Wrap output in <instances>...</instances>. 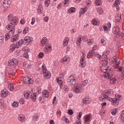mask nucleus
Returning <instances> with one entry per match:
<instances>
[{"label": "nucleus", "mask_w": 124, "mask_h": 124, "mask_svg": "<svg viewBox=\"0 0 124 124\" xmlns=\"http://www.w3.org/2000/svg\"><path fill=\"white\" fill-rule=\"evenodd\" d=\"M27 32H29V27H26L23 30V33L24 34H26Z\"/></svg>", "instance_id": "obj_40"}, {"label": "nucleus", "mask_w": 124, "mask_h": 124, "mask_svg": "<svg viewBox=\"0 0 124 124\" xmlns=\"http://www.w3.org/2000/svg\"><path fill=\"white\" fill-rule=\"evenodd\" d=\"M48 20H49V17L48 16H46L44 18V21H45V22H46V23L48 22Z\"/></svg>", "instance_id": "obj_60"}, {"label": "nucleus", "mask_w": 124, "mask_h": 124, "mask_svg": "<svg viewBox=\"0 0 124 124\" xmlns=\"http://www.w3.org/2000/svg\"><path fill=\"white\" fill-rule=\"evenodd\" d=\"M12 105L13 107H18V106L19 105L18 104V103L16 102H14V103L12 104Z\"/></svg>", "instance_id": "obj_48"}, {"label": "nucleus", "mask_w": 124, "mask_h": 124, "mask_svg": "<svg viewBox=\"0 0 124 124\" xmlns=\"http://www.w3.org/2000/svg\"><path fill=\"white\" fill-rule=\"evenodd\" d=\"M98 46H97V45H96L95 46H94L93 47V50H91L92 51H93L94 53H95V51H96V50H97V47Z\"/></svg>", "instance_id": "obj_37"}, {"label": "nucleus", "mask_w": 124, "mask_h": 124, "mask_svg": "<svg viewBox=\"0 0 124 124\" xmlns=\"http://www.w3.org/2000/svg\"><path fill=\"white\" fill-rule=\"evenodd\" d=\"M42 68L43 70V72L44 74V77H46V79H49L50 78V73L48 72V70H47V68L44 65H42Z\"/></svg>", "instance_id": "obj_9"}, {"label": "nucleus", "mask_w": 124, "mask_h": 124, "mask_svg": "<svg viewBox=\"0 0 124 124\" xmlns=\"http://www.w3.org/2000/svg\"><path fill=\"white\" fill-rule=\"evenodd\" d=\"M103 30H104V31H108V28L106 26L104 25L103 26Z\"/></svg>", "instance_id": "obj_63"}, {"label": "nucleus", "mask_w": 124, "mask_h": 124, "mask_svg": "<svg viewBox=\"0 0 124 124\" xmlns=\"http://www.w3.org/2000/svg\"><path fill=\"white\" fill-rule=\"evenodd\" d=\"M63 89L65 93H68V92L69 91V88H68V86L67 85H64Z\"/></svg>", "instance_id": "obj_36"}, {"label": "nucleus", "mask_w": 124, "mask_h": 124, "mask_svg": "<svg viewBox=\"0 0 124 124\" xmlns=\"http://www.w3.org/2000/svg\"><path fill=\"white\" fill-rule=\"evenodd\" d=\"M44 57V53L43 52H40L38 54V57L39 59H42Z\"/></svg>", "instance_id": "obj_41"}, {"label": "nucleus", "mask_w": 124, "mask_h": 124, "mask_svg": "<svg viewBox=\"0 0 124 124\" xmlns=\"http://www.w3.org/2000/svg\"><path fill=\"white\" fill-rule=\"evenodd\" d=\"M119 4H120V2L119 0H116L115 2L113 4V6H114V7H116V9L117 10H119L120 8V7H119Z\"/></svg>", "instance_id": "obj_20"}, {"label": "nucleus", "mask_w": 124, "mask_h": 124, "mask_svg": "<svg viewBox=\"0 0 124 124\" xmlns=\"http://www.w3.org/2000/svg\"><path fill=\"white\" fill-rule=\"evenodd\" d=\"M108 99L109 101H111V102H112V105H115V106H117V105H119V101L121 100V95L118 94H116L115 98H108Z\"/></svg>", "instance_id": "obj_3"}, {"label": "nucleus", "mask_w": 124, "mask_h": 124, "mask_svg": "<svg viewBox=\"0 0 124 124\" xmlns=\"http://www.w3.org/2000/svg\"><path fill=\"white\" fill-rule=\"evenodd\" d=\"M102 96H103V97H104V98H108V95H109L108 94H106V93H104L101 94Z\"/></svg>", "instance_id": "obj_44"}, {"label": "nucleus", "mask_w": 124, "mask_h": 124, "mask_svg": "<svg viewBox=\"0 0 124 124\" xmlns=\"http://www.w3.org/2000/svg\"><path fill=\"white\" fill-rule=\"evenodd\" d=\"M113 32L114 34H115L117 38L120 37V36H121L122 38L124 40V32L120 33V28L119 27H115Z\"/></svg>", "instance_id": "obj_4"}, {"label": "nucleus", "mask_w": 124, "mask_h": 124, "mask_svg": "<svg viewBox=\"0 0 124 124\" xmlns=\"http://www.w3.org/2000/svg\"><path fill=\"white\" fill-rule=\"evenodd\" d=\"M9 65H16L18 63V62L15 60H11L8 61Z\"/></svg>", "instance_id": "obj_17"}, {"label": "nucleus", "mask_w": 124, "mask_h": 124, "mask_svg": "<svg viewBox=\"0 0 124 124\" xmlns=\"http://www.w3.org/2000/svg\"><path fill=\"white\" fill-rule=\"evenodd\" d=\"M84 58H85V57L84 55H82V58H80V63L82 67H85V66H86V60Z\"/></svg>", "instance_id": "obj_14"}, {"label": "nucleus", "mask_w": 124, "mask_h": 124, "mask_svg": "<svg viewBox=\"0 0 124 124\" xmlns=\"http://www.w3.org/2000/svg\"><path fill=\"white\" fill-rule=\"evenodd\" d=\"M30 98H31L32 101H35L36 100V93H34L31 95Z\"/></svg>", "instance_id": "obj_27"}, {"label": "nucleus", "mask_w": 124, "mask_h": 124, "mask_svg": "<svg viewBox=\"0 0 124 124\" xmlns=\"http://www.w3.org/2000/svg\"><path fill=\"white\" fill-rule=\"evenodd\" d=\"M69 41V38H68V37H65L63 41V45L64 46H66V45L68 44Z\"/></svg>", "instance_id": "obj_25"}, {"label": "nucleus", "mask_w": 124, "mask_h": 124, "mask_svg": "<svg viewBox=\"0 0 124 124\" xmlns=\"http://www.w3.org/2000/svg\"><path fill=\"white\" fill-rule=\"evenodd\" d=\"M16 47H17V46H16V44H11L10 46V48H9V50L10 53H12V52H13V51H14V50H15V49L16 48Z\"/></svg>", "instance_id": "obj_15"}, {"label": "nucleus", "mask_w": 124, "mask_h": 124, "mask_svg": "<svg viewBox=\"0 0 124 124\" xmlns=\"http://www.w3.org/2000/svg\"><path fill=\"white\" fill-rule=\"evenodd\" d=\"M75 11H76V9L75 7H71L68 10V12L70 14L73 13V12H75Z\"/></svg>", "instance_id": "obj_28"}, {"label": "nucleus", "mask_w": 124, "mask_h": 124, "mask_svg": "<svg viewBox=\"0 0 124 124\" xmlns=\"http://www.w3.org/2000/svg\"><path fill=\"white\" fill-rule=\"evenodd\" d=\"M117 112H118V109H117V108H114L111 110V114L113 115H116Z\"/></svg>", "instance_id": "obj_38"}, {"label": "nucleus", "mask_w": 124, "mask_h": 124, "mask_svg": "<svg viewBox=\"0 0 124 124\" xmlns=\"http://www.w3.org/2000/svg\"><path fill=\"white\" fill-rule=\"evenodd\" d=\"M95 4L97 6H98V5H101V0H96L95 1Z\"/></svg>", "instance_id": "obj_33"}, {"label": "nucleus", "mask_w": 124, "mask_h": 124, "mask_svg": "<svg viewBox=\"0 0 124 124\" xmlns=\"http://www.w3.org/2000/svg\"><path fill=\"white\" fill-rule=\"evenodd\" d=\"M32 40V38L30 36H26L25 37L24 40L21 39L19 41L16 42V48H20L23 44L24 45H29L30 43H31V41Z\"/></svg>", "instance_id": "obj_2"}, {"label": "nucleus", "mask_w": 124, "mask_h": 124, "mask_svg": "<svg viewBox=\"0 0 124 124\" xmlns=\"http://www.w3.org/2000/svg\"><path fill=\"white\" fill-rule=\"evenodd\" d=\"M50 95V93L48 92V90H45L44 92H43V96L44 97H49Z\"/></svg>", "instance_id": "obj_21"}, {"label": "nucleus", "mask_w": 124, "mask_h": 124, "mask_svg": "<svg viewBox=\"0 0 124 124\" xmlns=\"http://www.w3.org/2000/svg\"><path fill=\"white\" fill-rule=\"evenodd\" d=\"M8 88L10 91H13L14 89V86H13V84H9L8 85Z\"/></svg>", "instance_id": "obj_39"}, {"label": "nucleus", "mask_w": 124, "mask_h": 124, "mask_svg": "<svg viewBox=\"0 0 124 124\" xmlns=\"http://www.w3.org/2000/svg\"><path fill=\"white\" fill-rule=\"evenodd\" d=\"M93 56H94V52L91 50L88 53L87 58L88 59H91Z\"/></svg>", "instance_id": "obj_26"}, {"label": "nucleus", "mask_w": 124, "mask_h": 124, "mask_svg": "<svg viewBox=\"0 0 124 124\" xmlns=\"http://www.w3.org/2000/svg\"><path fill=\"white\" fill-rule=\"evenodd\" d=\"M19 102H20V104H24V103H25V101L24 100V98H21V99H20Z\"/></svg>", "instance_id": "obj_53"}, {"label": "nucleus", "mask_w": 124, "mask_h": 124, "mask_svg": "<svg viewBox=\"0 0 124 124\" xmlns=\"http://www.w3.org/2000/svg\"><path fill=\"white\" fill-rule=\"evenodd\" d=\"M23 81L24 83H25V84H27V85L33 84V80L28 76L24 77L23 78Z\"/></svg>", "instance_id": "obj_8"}, {"label": "nucleus", "mask_w": 124, "mask_h": 124, "mask_svg": "<svg viewBox=\"0 0 124 124\" xmlns=\"http://www.w3.org/2000/svg\"><path fill=\"white\" fill-rule=\"evenodd\" d=\"M115 18L116 22H120L122 18V15H121V14H117Z\"/></svg>", "instance_id": "obj_24"}, {"label": "nucleus", "mask_w": 124, "mask_h": 124, "mask_svg": "<svg viewBox=\"0 0 124 124\" xmlns=\"http://www.w3.org/2000/svg\"><path fill=\"white\" fill-rule=\"evenodd\" d=\"M23 57L24 58H29V54H28L27 52H25L24 54H23Z\"/></svg>", "instance_id": "obj_54"}, {"label": "nucleus", "mask_w": 124, "mask_h": 124, "mask_svg": "<svg viewBox=\"0 0 124 124\" xmlns=\"http://www.w3.org/2000/svg\"><path fill=\"white\" fill-rule=\"evenodd\" d=\"M57 81L58 85L60 86L61 88V86H62V80H59V78L57 79Z\"/></svg>", "instance_id": "obj_42"}, {"label": "nucleus", "mask_w": 124, "mask_h": 124, "mask_svg": "<svg viewBox=\"0 0 124 124\" xmlns=\"http://www.w3.org/2000/svg\"><path fill=\"white\" fill-rule=\"evenodd\" d=\"M20 24H21V25H24V24H25V20L24 19H21L20 20Z\"/></svg>", "instance_id": "obj_64"}, {"label": "nucleus", "mask_w": 124, "mask_h": 124, "mask_svg": "<svg viewBox=\"0 0 124 124\" xmlns=\"http://www.w3.org/2000/svg\"><path fill=\"white\" fill-rule=\"evenodd\" d=\"M120 119L122 123H123V124H124V115L121 113L120 114Z\"/></svg>", "instance_id": "obj_35"}, {"label": "nucleus", "mask_w": 124, "mask_h": 124, "mask_svg": "<svg viewBox=\"0 0 124 124\" xmlns=\"http://www.w3.org/2000/svg\"><path fill=\"white\" fill-rule=\"evenodd\" d=\"M101 44H103L104 45V46H105V45H106V42L105 40L103 38H102L101 39Z\"/></svg>", "instance_id": "obj_46"}, {"label": "nucleus", "mask_w": 124, "mask_h": 124, "mask_svg": "<svg viewBox=\"0 0 124 124\" xmlns=\"http://www.w3.org/2000/svg\"><path fill=\"white\" fill-rule=\"evenodd\" d=\"M8 20L11 22L6 26V29L9 31L11 30L9 33H12L13 34L14 31H15V25L18 24V19L17 17H14L13 14H10L8 16Z\"/></svg>", "instance_id": "obj_1"}, {"label": "nucleus", "mask_w": 124, "mask_h": 124, "mask_svg": "<svg viewBox=\"0 0 124 124\" xmlns=\"http://www.w3.org/2000/svg\"><path fill=\"white\" fill-rule=\"evenodd\" d=\"M86 11H87V10H86V9L85 8L81 9L80 11L79 12V17H81V16L82 15V14H84V13H85Z\"/></svg>", "instance_id": "obj_31"}, {"label": "nucleus", "mask_w": 124, "mask_h": 124, "mask_svg": "<svg viewBox=\"0 0 124 124\" xmlns=\"http://www.w3.org/2000/svg\"><path fill=\"white\" fill-rule=\"evenodd\" d=\"M57 115L58 117H61V115H62V112H61V110H58L57 111Z\"/></svg>", "instance_id": "obj_55"}, {"label": "nucleus", "mask_w": 124, "mask_h": 124, "mask_svg": "<svg viewBox=\"0 0 124 124\" xmlns=\"http://www.w3.org/2000/svg\"><path fill=\"white\" fill-rule=\"evenodd\" d=\"M83 118L84 120V124H90V122H91V115H85Z\"/></svg>", "instance_id": "obj_11"}, {"label": "nucleus", "mask_w": 124, "mask_h": 124, "mask_svg": "<svg viewBox=\"0 0 124 124\" xmlns=\"http://www.w3.org/2000/svg\"><path fill=\"white\" fill-rule=\"evenodd\" d=\"M94 56H95L96 58H98V59H100L101 58V55L99 54L96 53L94 52Z\"/></svg>", "instance_id": "obj_47"}, {"label": "nucleus", "mask_w": 124, "mask_h": 124, "mask_svg": "<svg viewBox=\"0 0 124 124\" xmlns=\"http://www.w3.org/2000/svg\"><path fill=\"white\" fill-rule=\"evenodd\" d=\"M111 67L109 66H107V65H102L100 67V70L104 72V73H106V72L110 71Z\"/></svg>", "instance_id": "obj_10"}, {"label": "nucleus", "mask_w": 124, "mask_h": 124, "mask_svg": "<svg viewBox=\"0 0 124 124\" xmlns=\"http://www.w3.org/2000/svg\"><path fill=\"white\" fill-rule=\"evenodd\" d=\"M110 79L109 83L110 84H112V85H114V84L116 83V81H117V79H116V78H110V79Z\"/></svg>", "instance_id": "obj_32"}, {"label": "nucleus", "mask_w": 124, "mask_h": 124, "mask_svg": "<svg viewBox=\"0 0 124 124\" xmlns=\"http://www.w3.org/2000/svg\"><path fill=\"white\" fill-rule=\"evenodd\" d=\"M92 24L93 26H96L97 25V21L95 19L92 20Z\"/></svg>", "instance_id": "obj_49"}, {"label": "nucleus", "mask_w": 124, "mask_h": 124, "mask_svg": "<svg viewBox=\"0 0 124 124\" xmlns=\"http://www.w3.org/2000/svg\"><path fill=\"white\" fill-rule=\"evenodd\" d=\"M42 7V5L40 4L37 8L38 13H39V12L40 13H41V11H42V10H41Z\"/></svg>", "instance_id": "obj_34"}, {"label": "nucleus", "mask_w": 124, "mask_h": 124, "mask_svg": "<svg viewBox=\"0 0 124 124\" xmlns=\"http://www.w3.org/2000/svg\"><path fill=\"white\" fill-rule=\"evenodd\" d=\"M73 91L76 93H79L83 92V87L81 85L79 84H76L73 88Z\"/></svg>", "instance_id": "obj_5"}, {"label": "nucleus", "mask_w": 124, "mask_h": 124, "mask_svg": "<svg viewBox=\"0 0 124 124\" xmlns=\"http://www.w3.org/2000/svg\"><path fill=\"white\" fill-rule=\"evenodd\" d=\"M67 83L69 86H73L76 84V78L71 76L67 79Z\"/></svg>", "instance_id": "obj_6"}, {"label": "nucleus", "mask_w": 124, "mask_h": 124, "mask_svg": "<svg viewBox=\"0 0 124 124\" xmlns=\"http://www.w3.org/2000/svg\"><path fill=\"white\" fill-rule=\"evenodd\" d=\"M70 59L69 58H68V56H66L64 57H63V62H69Z\"/></svg>", "instance_id": "obj_29"}, {"label": "nucleus", "mask_w": 124, "mask_h": 124, "mask_svg": "<svg viewBox=\"0 0 124 124\" xmlns=\"http://www.w3.org/2000/svg\"><path fill=\"white\" fill-rule=\"evenodd\" d=\"M86 1L87 5H91V3H92L91 0H86Z\"/></svg>", "instance_id": "obj_61"}, {"label": "nucleus", "mask_w": 124, "mask_h": 124, "mask_svg": "<svg viewBox=\"0 0 124 124\" xmlns=\"http://www.w3.org/2000/svg\"><path fill=\"white\" fill-rule=\"evenodd\" d=\"M19 38V35L18 34H16L14 38H12L11 40V42H15V41H17Z\"/></svg>", "instance_id": "obj_23"}, {"label": "nucleus", "mask_w": 124, "mask_h": 124, "mask_svg": "<svg viewBox=\"0 0 124 124\" xmlns=\"http://www.w3.org/2000/svg\"><path fill=\"white\" fill-rule=\"evenodd\" d=\"M46 42H45L44 41H41V46H44V45H45V44H46Z\"/></svg>", "instance_id": "obj_62"}, {"label": "nucleus", "mask_w": 124, "mask_h": 124, "mask_svg": "<svg viewBox=\"0 0 124 124\" xmlns=\"http://www.w3.org/2000/svg\"><path fill=\"white\" fill-rule=\"evenodd\" d=\"M105 99L106 98H104V97H103L101 95H100V97H99V100H100V101H105Z\"/></svg>", "instance_id": "obj_51"}, {"label": "nucleus", "mask_w": 124, "mask_h": 124, "mask_svg": "<svg viewBox=\"0 0 124 124\" xmlns=\"http://www.w3.org/2000/svg\"><path fill=\"white\" fill-rule=\"evenodd\" d=\"M0 95L1 97L5 98L8 95V91L6 89H3L1 92Z\"/></svg>", "instance_id": "obj_12"}, {"label": "nucleus", "mask_w": 124, "mask_h": 124, "mask_svg": "<svg viewBox=\"0 0 124 124\" xmlns=\"http://www.w3.org/2000/svg\"><path fill=\"white\" fill-rule=\"evenodd\" d=\"M3 43V37L0 36V44H2Z\"/></svg>", "instance_id": "obj_59"}, {"label": "nucleus", "mask_w": 124, "mask_h": 124, "mask_svg": "<svg viewBox=\"0 0 124 124\" xmlns=\"http://www.w3.org/2000/svg\"><path fill=\"white\" fill-rule=\"evenodd\" d=\"M0 3L4 8H8L11 4V0H0Z\"/></svg>", "instance_id": "obj_7"}, {"label": "nucleus", "mask_w": 124, "mask_h": 124, "mask_svg": "<svg viewBox=\"0 0 124 124\" xmlns=\"http://www.w3.org/2000/svg\"><path fill=\"white\" fill-rule=\"evenodd\" d=\"M50 45H51V44H46L45 46V49L46 50L47 52H48V51H52V46H50Z\"/></svg>", "instance_id": "obj_19"}, {"label": "nucleus", "mask_w": 124, "mask_h": 124, "mask_svg": "<svg viewBox=\"0 0 124 124\" xmlns=\"http://www.w3.org/2000/svg\"><path fill=\"white\" fill-rule=\"evenodd\" d=\"M68 113L69 115H73V110L72 109H69L68 110Z\"/></svg>", "instance_id": "obj_58"}, {"label": "nucleus", "mask_w": 124, "mask_h": 124, "mask_svg": "<svg viewBox=\"0 0 124 124\" xmlns=\"http://www.w3.org/2000/svg\"><path fill=\"white\" fill-rule=\"evenodd\" d=\"M105 93L108 94V95H111L114 93V92L112 89H108V90H105L104 91Z\"/></svg>", "instance_id": "obj_18"}, {"label": "nucleus", "mask_w": 124, "mask_h": 124, "mask_svg": "<svg viewBox=\"0 0 124 124\" xmlns=\"http://www.w3.org/2000/svg\"><path fill=\"white\" fill-rule=\"evenodd\" d=\"M97 11L99 14H102V13H103V10H102V9L100 8H98L97 9Z\"/></svg>", "instance_id": "obj_43"}, {"label": "nucleus", "mask_w": 124, "mask_h": 124, "mask_svg": "<svg viewBox=\"0 0 124 124\" xmlns=\"http://www.w3.org/2000/svg\"><path fill=\"white\" fill-rule=\"evenodd\" d=\"M90 103V98L88 97H86L83 100V102L81 103V105L84 106V104H89Z\"/></svg>", "instance_id": "obj_16"}, {"label": "nucleus", "mask_w": 124, "mask_h": 124, "mask_svg": "<svg viewBox=\"0 0 124 124\" xmlns=\"http://www.w3.org/2000/svg\"><path fill=\"white\" fill-rule=\"evenodd\" d=\"M5 36V40H8V39H9L10 38V36H9V34L8 33H6Z\"/></svg>", "instance_id": "obj_57"}, {"label": "nucleus", "mask_w": 124, "mask_h": 124, "mask_svg": "<svg viewBox=\"0 0 124 124\" xmlns=\"http://www.w3.org/2000/svg\"><path fill=\"white\" fill-rule=\"evenodd\" d=\"M107 63H108V60H107V59H104L103 61L102 65H107Z\"/></svg>", "instance_id": "obj_45"}, {"label": "nucleus", "mask_w": 124, "mask_h": 124, "mask_svg": "<svg viewBox=\"0 0 124 124\" xmlns=\"http://www.w3.org/2000/svg\"><path fill=\"white\" fill-rule=\"evenodd\" d=\"M82 114H83V113L82 112H79L78 113V121H79L80 119L81 118V117H82Z\"/></svg>", "instance_id": "obj_52"}, {"label": "nucleus", "mask_w": 124, "mask_h": 124, "mask_svg": "<svg viewBox=\"0 0 124 124\" xmlns=\"http://www.w3.org/2000/svg\"><path fill=\"white\" fill-rule=\"evenodd\" d=\"M104 77H105V78H108V79L109 80L111 79V75H110L109 73H107L105 74L104 75Z\"/></svg>", "instance_id": "obj_30"}, {"label": "nucleus", "mask_w": 124, "mask_h": 124, "mask_svg": "<svg viewBox=\"0 0 124 124\" xmlns=\"http://www.w3.org/2000/svg\"><path fill=\"white\" fill-rule=\"evenodd\" d=\"M45 5H46V7H48L49 6V3H50V0H46L45 1Z\"/></svg>", "instance_id": "obj_50"}, {"label": "nucleus", "mask_w": 124, "mask_h": 124, "mask_svg": "<svg viewBox=\"0 0 124 124\" xmlns=\"http://www.w3.org/2000/svg\"><path fill=\"white\" fill-rule=\"evenodd\" d=\"M30 93H31V92L30 91H25L24 93V97L26 98V99H29V98H30Z\"/></svg>", "instance_id": "obj_22"}, {"label": "nucleus", "mask_w": 124, "mask_h": 124, "mask_svg": "<svg viewBox=\"0 0 124 124\" xmlns=\"http://www.w3.org/2000/svg\"><path fill=\"white\" fill-rule=\"evenodd\" d=\"M56 100H57V97L54 96V97L53 98V101L52 102L53 106H56V103L55 104V101H56Z\"/></svg>", "instance_id": "obj_56"}, {"label": "nucleus", "mask_w": 124, "mask_h": 124, "mask_svg": "<svg viewBox=\"0 0 124 124\" xmlns=\"http://www.w3.org/2000/svg\"><path fill=\"white\" fill-rule=\"evenodd\" d=\"M18 120L21 123H25V122H26V118L25 117V116H24V115L23 114H20L18 116Z\"/></svg>", "instance_id": "obj_13"}]
</instances>
